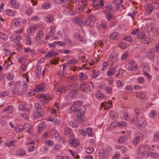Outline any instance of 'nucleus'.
Masks as SVG:
<instances>
[{"label":"nucleus","mask_w":159,"mask_h":159,"mask_svg":"<svg viewBox=\"0 0 159 159\" xmlns=\"http://www.w3.org/2000/svg\"><path fill=\"white\" fill-rule=\"evenodd\" d=\"M77 116L76 120L79 123L83 124L84 121V115H82V116Z\"/></svg>","instance_id":"nucleus-25"},{"label":"nucleus","mask_w":159,"mask_h":159,"mask_svg":"<svg viewBox=\"0 0 159 159\" xmlns=\"http://www.w3.org/2000/svg\"><path fill=\"white\" fill-rule=\"evenodd\" d=\"M99 2H94L93 6L94 7L95 9H98L100 8L99 5Z\"/></svg>","instance_id":"nucleus-62"},{"label":"nucleus","mask_w":159,"mask_h":159,"mask_svg":"<svg viewBox=\"0 0 159 159\" xmlns=\"http://www.w3.org/2000/svg\"><path fill=\"white\" fill-rule=\"evenodd\" d=\"M35 72L36 73L37 77H39L41 73V67L40 65H37L35 67Z\"/></svg>","instance_id":"nucleus-15"},{"label":"nucleus","mask_w":159,"mask_h":159,"mask_svg":"<svg viewBox=\"0 0 159 159\" xmlns=\"http://www.w3.org/2000/svg\"><path fill=\"white\" fill-rule=\"evenodd\" d=\"M137 135L139 138L143 139L147 137V134L146 131L144 130H141L137 132Z\"/></svg>","instance_id":"nucleus-10"},{"label":"nucleus","mask_w":159,"mask_h":159,"mask_svg":"<svg viewBox=\"0 0 159 159\" xmlns=\"http://www.w3.org/2000/svg\"><path fill=\"white\" fill-rule=\"evenodd\" d=\"M0 38L3 40H6L8 38L7 34L5 33H0Z\"/></svg>","instance_id":"nucleus-37"},{"label":"nucleus","mask_w":159,"mask_h":159,"mask_svg":"<svg viewBox=\"0 0 159 159\" xmlns=\"http://www.w3.org/2000/svg\"><path fill=\"white\" fill-rule=\"evenodd\" d=\"M53 19V16L52 14L48 15L45 18V20L47 22H51Z\"/></svg>","instance_id":"nucleus-33"},{"label":"nucleus","mask_w":159,"mask_h":159,"mask_svg":"<svg viewBox=\"0 0 159 159\" xmlns=\"http://www.w3.org/2000/svg\"><path fill=\"white\" fill-rule=\"evenodd\" d=\"M25 39L26 40L27 44L29 45H30L31 44V38L29 35H27L25 36Z\"/></svg>","instance_id":"nucleus-41"},{"label":"nucleus","mask_w":159,"mask_h":159,"mask_svg":"<svg viewBox=\"0 0 159 159\" xmlns=\"http://www.w3.org/2000/svg\"><path fill=\"white\" fill-rule=\"evenodd\" d=\"M11 7L14 9H18L19 7V4L16 1L9 5Z\"/></svg>","instance_id":"nucleus-20"},{"label":"nucleus","mask_w":159,"mask_h":159,"mask_svg":"<svg viewBox=\"0 0 159 159\" xmlns=\"http://www.w3.org/2000/svg\"><path fill=\"white\" fill-rule=\"evenodd\" d=\"M20 88L15 87L12 89V92L13 94H18L20 95H22L23 94V91L22 90H19Z\"/></svg>","instance_id":"nucleus-11"},{"label":"nucleus","mask_w":159,"mask_h":159,"mask_svg":"<svg viewBox=\"0 0 159 159\" xmlns=\"http://www.w3.org/2000/svg\"><path fill=\"white\" fill-rule=\"evenodd\" d=\"M117 53L115 52H111L109 55L110 60L113 61H116L117 60Z\"/></svg>","instance_id":"nucleus-12"},{"label":"nucleus","mask_w":159,"mask_h":159,"mask_svg":"<svg viewBox=\"0 0 159 159\" xmlns=\"http://www.w3.org/2000/svg\"><path fill=\"white\" fill-rule=\"evenodd\" d=\"M95 18V17L94 16L92 15H89L84 20V22L81 23L80 24H83L85 25H88L90 24L92 20H94Z\"/></svg>","instance_id":"nucleus-5"},{"label":"nucleus","mask_w":159,"mask_h":159,"mask_svg":"<svg viewBox=\"0 0 159 159\" xmlns=\"http://www.w3.org/2000/svg\"><path fill=\"white\" fill-rule=\"evenodd\" d=\"M144 29L148 31H150L152 30V27L151 26H149V25H147L144 27Z\"/></svg>","instance_id":"nucleus-60"},{"label":"nucleus","mask_w":159,"mask_h":159,"mask_svg":"<svg viewBox=\"0 0 159 159\" xmlns=\"http://www.w3.org/2000/svg\"><path fill=\"white\" fill-rule=\"evenodd\" d=\"M35 108L37 110V112L34 115V118L36 119L40 117H42L43 114V111L41 108V105L38 103H35L34 104Z\"/></svg>","instance_id":"nucleus-2"},{"label":"nucleus","mask_w":159,"mask_h":159,"mask_svg":"<svg viewBox=\"0 0 159 159\" xmlns=\"http://www.w3.org/2000/svg\"><path fill=\"white\" fill-rule=\"evenodd\" d=\"M127 139V138L126 136H121L118 139L117 141L120 143H122L125 142Z\"/></svg>","instance_id":"nucleus-29"},{"label":"nucleus","mask_w":159,"mask_h":159,"mask_svg":"<svg viewBox=\"0 0 159 159\" xmlns=\"http://www.w3.org/2000/svg\"><path fill=\"white\" fill-rule=\"evenodd\" d=\"M80 89L83 92H86L89 90V85L87 84L83 83L81 84L80 87Z\"/></svg>","instance_id":"nucleus-9"},{"label":"nucleus","mask_w":159,"mask_h":159,"mask_svg":"<svg viewBox=\"0 0 159 159\" xmlns=\"http://www.w3.org/2000/svg\"><path fill=\"white\" fill-rule=\"evenodd\" d=\"M66 88L63 86L59 87L58 89V92L61 93H63L66 91Z\"/></svg>","instance_id":"nucleus-42"},{"label":"nucleus","mask_w":159,"mask_h":159,"mask_svg":"<svg viewBox=\"0 0 159 159\" xmlns=\"http://www.w3.org/2000/svg\"><path fill=\"white\" fill-rule=\"evenodd\" d=\"M56 27L54 26H52L51 27L50 31L49 32V35L50 36L52 37L54 35Z\"/></svg>","instance_id":"nucleus-32"},{"label":"nucleus","mask_w":159,"mask_h":159,"mask_svg":"<svg viewBox=\"0 0 159 159\" xmlns=\"http://www.w3.org/2000/svg\"><path fill=\"white\" fill-rule=\"evenodd\" d=\"M157 112L154 110H152L149 113V116L150 118L153 119L157 116Z\"/></svg>","instance_id":"nucleus-17"},{"label":"nucleus","mask_w":159,"mask_h":159,"mask_svg":"<svg viewBox=\"0 0 159 159\" xmlns=\"http://www.w3.org/2000/svg\"><path fill=\"white\" fill-rule=\"evenodd\" d=\"M116 126L118 127H120V126H126V123L124 121H121L120 122H119L117 123L116 124Z\"/></svg>","instance_id":"nucleus-43"},{"label":"nucleus","mask_w":159,"mask_h":159,"mask_svg":"<svg viewBox=\"0 0 159 159\" xmlns=\"http://www.w3.org/2000/svg\"><path fill=\"white\" fill-rule=\"evenodd\" d=\"M138 36L139 38L143 39L145 36L144 32L142 31H140L138 34Z\"/></svg>","instance_id":"nucleus-35"},{"label":"nucleus","mask_w":159,"mask_h":159,"mask_svg":"<svg viewBox=\"0 0 159 159\" xmlns=\"http://www.w3.org/2000/svg\"><path fill=\"white\" fill-rule=\"evenodd\" d=\"M151 157L152 158H154L155 159H157L159 157V155L157 153L155 152H150V155Z\"/></svg>","instance_id":"nucleus-40"},{"label":"nucleus","mask_w":159,"mask_h":159,"mask_svg":"<svg viewBox=\"0 0 159 159\" xmlns=\"http://www.w3.org/2000/svg\"><path fill=\"white\" fill-rule=\"evenodd\" d=\"M76 106H74L73 105L71 106L69 110V112L70 113H72L75 112V113L76 111Z\"/></svg>","instance_id":"nucleus-39"},{"label":"nucleus","mask_w":159,"mask_h":159,"mask_svg":"<svg viewBox=\"0 0 159 159\" xmlns=\"http://www.w3.org/2000/svg\"><path fill=\"white\" fill-rule=\"evenodd\" d=\"M69 124L73 128H76L78 127V125L77 124L74 123L72 121H70L69 122Z\"/></svg>","instance_id":"nucleus-52"},{"label":"nucleus","mask_w":159,"mask_h":159,"mask_svg":"<svg viewBox=\"0 0 159 159\" xmlns=\"http://www.w3.org/2000/svg\"><path fill=\"white\" fill-rule=\"evenodd\" d=\"M74 0H73V1ZM76 2L80 1L81 2L82 4L81 5V7H82L84 8H85L86 7L87 5V1L86 0H75Z\"/></svg>","instance_id":"nucleus-31"},{"label":"nucleus","mask_w":159,"mask_h":159,"mask_svg":"<svg viewBox=\"0 0 159 159\" xmlns=\"http://www.w3.org/2000/svg\"><path fill=\"white\" fill-rule=\"evenodd\" d=\"M77 62L78 61H76L75 60L73 59L68 61L67 64L69 65L71 64H74L77 63Z\"/></svg>","instance_id":"nucleus-57"},{"label":"nucleus","mask_w":159,"mask_h":159,"mask_svg":"<svg viewBox=\"0 0 159 159\" xmlns=\"http://www.w3.org/2000/svg\"><path fill=\"white\" fill-rule=\"evenodd\" d=\"M153 151V149L150 148L147 145H141L139 148L138 150L139 154H141L142 156L147 155L149 157L150 155V152Z\"/></svg>","instance_id":"nucleus-1"},{"label":"nucleus","mask_w":159,"mask_h":159,"mask_svg":"<svg viewBox=\"0 0 159 159\" xmlns=\"http://www.w3.org/2000/svg\"><path fill=\"white\" fill-rule=\"evenodd\" d=\"M67 10L70 15H72L74 14V13L73 10H72V6H69L67 7Z\"/></svg>","instance_id":"nucleus-49"},{"label":"nucleus","mask_w":159,"mask_h":159,"mask_svg":"<svg viewBox=\"0 0 159 159\" xmlns=\"http://www.w3.org/2000/svg\"><path fill=\"white\" fill-rule=\"evenodd\" d=\"M153 7L152 5L148 4L146 7V10L147 13L148 14H150L152 12Z\"/></svg>","instance_id":"nucleus-28"},{"label":"nucleus","mask_w":159,"mask_h":159,"mask_svg":"<svg viewBox=\"0 0 159 159\" xmlns=\"http://www.w3.org/2000/svg\"><path fill=\"white\" fill-rule=\"evenodd\" d=\"M45 87V84L44 83H42L40 85H38L35 90L37 92H39L43 91Z\"/></svg>","instance_id":"nucleus-14"},{"label":"nucleus","mask_w":159,"mask_h":159,"mask_svg":"<svg viewBox=\"0 0 159 159\" xmlns=\"http://www.w3.org/2000/svg\"><path fill=\"white\" fill-rule=\"evenodd\" d=\"M75 37L79 40L82 41V38L80 36V34L78 33H76L74 34Z\"/></svg>","instance_id":"nucleus-46"},{"label":"nucleus","mask_w":159,"mask_h":159,"mask_svg":"<svg viewBox=\"0 0 159 159\" xmlns=\"http://www.w3.org/2000/svg\"><path fill=\"white\" fill-rule=\"evenodd\" d=\"M73 88H74L75 89H77V87L76 85H72V84H70L69 85H68L66 86V89H67L68 90H70L71 89Z\"/></svg>","instance_id":"nucleus-55"},{"label":"nucleus","mask_w":159,"mask_h":159,"mask_svg":"<svg viewBox=\"0 0 159 159\" xmlns=\"http://www.w3.org/2000/svg\"><path fill=\"white\" fill-rule=\"evenodd\" d=\"M123 39L130 42H132V38L130 36H126Z\"/></svg>","instance_id":"nucleus-63"},{"label":"nucleus","mask_w":159,"mask_h":159,"mask_svg":"<svg viewBox=\"0 0 159 159\" xmlns=\"http://www.w3.org/2000/svg\"><path fill=\"white\" fill-rule=\"evenodd\" d=\"M15 143V140H13L9 142H7L5 143V146H8V147H11L13 143Z\"/></svg>","instance_id":"nucleus-51"},{"label":"nucleus","mask_w":159,"mask_h":159,"mask_svg":"<svg viewBox=\"0 0 159 159\" xmlns=\"http://www.w3.org/2000/svg\"><path fill=\"white\" fill-rule=\"evenodd\" d=\"M13 111V107L11 105L7 107L3 110L4 112L8 111L9 113H12Z\"/></svg>","instance_id":"nucleus-26"},{"label":"nucleus","mask_w":159,"mask_h":159,"mask_svg":"<svg viewBox=\"0 0 159 159\" xmlns=\"http://www.w3.org/2000/svg\"><path fill=\"white\" fill-rule=\"evenodd\" d=\"M14 77V76L11 73H9L7 75V78L8 80H11L13 79Z\"/></svg>","instance_id":"nucleus-47"},{"label":"nucleus","mask_w":159,"mask_h":159,"mask_svg":"<svg viewBox=\"0 0 159 159\" xmlns=\"http://www.w3.org/2000/svg\"><path fill=\"white\" fill-rule=\"evenodd\" d=\"M71 129L70 128L66 127L65 128L64 130L65 135H67L69 134H71Z\"/></svg>","instance_id":"nucleus-34"},{"label":"nucleus","mask_w":159,"mask_h":159,"mask_svg":"<svg viewBox=\"0 0 159 159\" xmlns=\"http://www.w3.org/2000/svg\"><path fill=\"white\" fill-rule=\"evenodd\" d=\"M86 111L85 107L83 105H79L77 106L75 114L76 116L84 115Z\"/></svg>","instance_id":"nucleus-4"},{"label":"nucleus","mask_w":159,"mask_h":159,"mask_svg":"<svg viewBox=\"0 0 159 159\" xmlns=\"http://www.w3.org/2000/svg\"><path fill=\"white\" fill-rule=\"evenodd\" d=\"M137 121V124L139 126L142 127L144 126L146 124V122L145 121V119L142 116H141L138 119L137 117H134L131 120L132 123L134 122Z\"/></svg>","instance_id":"nucleus-3"},{"label":"nucleus","mask_w":159,"mask_h":159,"mask_svg":"<svg viewBox=\"0 0 159 159\" xmlns=\"http://www.w3.org/2000/svg\"><path fill=\"white\" fill-rule=\"evenodd\" d=\"M16 39L17 41L16 44L17 45H19L20 41L21 39V37L20 35H18L16 37Z\"/></svg>","instance_id":"nucleus-64"},{"label":"nucleus","mask_w":159,"mask_h":159,"mask_svg":"<svg viewBox=\"0 0 159 159\" xmlns=\"http://www.w3.org/2000/svg\"><path fill=\"white\" fill-rule=\"evenodd\" d=\"M129 56V53L127 52H125L121 56V59L122 60H124L126 59Z\"/></svg>","instance_id":"nucleus-38"},{"label":"nucleus","mask_w":159,"mask_h":159,"mask_svg":"<svg viewBox=\"0 0 159 159\" xmlns=\"http://www.w3.org/2000/svg\"><path fill=\"white\" fill-rule=\"evenodd\" d=\"M105 16L106 19L108 20H113L114 19V15L109 12L106 13Z\"/></svg>","instance_id":"nucleus-27"},{"label":"nucleus","mask_w":159,"mask_h":159,"mask_svg":"<svg viewBox=\"0 0 159 159\" xmlns=\"http://www.w3.org/2000/svg\"><path fill=\"white\" fill-rule=\"evenodd\" d=\"M134 95L137 98L143 100L145 98V95L141 92H136L134 93Z\"/></svg>","instance_id":"nucleus-13"},{"label":"nucleus","mask_w":159,"mask_h":159,"mask_svg":"<svg viewBox=\"0 0 159 159\" xmlns=\"http://www.w3.org/2000/svg\"><path fill=\"white\" fill-rule=\"evenodd\" d=\"M116 71V68H112L108 70L107 72V75L108 76H111L115 74Z\"/></svg>","instance_id":"nucleus-19"},{"label":"nucleus","mask_w":159,"mask_h":159,"mask_svg":"<svg viewBox=\"0 0 159 159\" xmlns=\"http://www.w3.org/2000/svg\"><path fill=\"white\" fill-rule=\"evenodd\" d=\"M86 152L88 153H91L94 151V148L92 147H89L86 148Z\"/></svg>","instance_id":"nucleus-48"},{"label":"nucleus","mask_w":159,"mask_h":159,"mask_svg":"<svg viewBox=\"0 0 159 159\" xmlns=\"http://www.w3.org/2000/svg\"><path fill=\"white\" fill-rule=\"evenodd\" d=\"M154 139L155 140H159V132H156L154 134Z\"/></svg>","instance_id":"nucleus-50"},{"label":"nucleus","mask_w":159,"mask_h":159,"mask_svg":"<svg viewBox=\"0 0 159 159\" xmlns=\"http://www.w3.org/2000/svg\"><path fill=\"white\" fill-rule=\"evenodd\" d=\"M139 138L138 136L135 137L133 140V142L134 145L136 144L139 141Z\"/></svg>","instance_id":"nucleus-58"},{"label":"nucleus","mask_w":159,"mask_h":159,"mask_svg":"<svg viewBox=\"0 0 159 159\" xmlns=\"http://www.w3.org/2000/svg\"><path fill=\"white\" fill-rule=\"evenodd\" d=\"M93 78H95L98 76V75L99 74V72L94 70L93 71Z\"/></svg>","instance_id":"nucleus-53"},{"label":"nucleus","mask_w":159,"mask_h":159,"mask_svg":"<svg viewBox=\"0 0 159 159\" xmlns=\"http://www.w3.org/2000/svg\"><path fill=\"white\" fill-rule=\"evenodd\" d=\"M116 8L118 11H121L122 9H124L123 6L121 5V4H116Z\"/></svg>","instance_id":"nucleus-45"},{"label":"nucleus","mask_w":159,"mask_h":159,"mask_svg":"<svg viewBox=\"0 0 159 159\" xmlns=\"http://www.w3.org/2000/svg\"><path fill=\"white\" fill-rule=\"evenodd\" d=\"M50 4L49 3H46L43 4L42 6V7L43 9H48L50 7Z\"/></svg>","instance_id":"nucleus-54"},{"label":"nucleus","mask_w":159,"mask_h":159,"mask_svg":"<svg viewBox=\"0 0 159 159\" xmlns=\"http://www.w3.org/2000/svg\"><path fill=\"white\" fill-rule=\"evenodd\" d=\"M155 51L153 49H151L149 51L147 52L146 56L149 59L153 60L155 56Z\"/></svg>","instance_id":"nucleus-8"},{"label":"nucleus","mask_w":159,"mask_h":159,"mask_svg":"<svg viewBox=\"0 0 159 159\" xmlns=\"http://www.w3.org/2000/svg\"><path fill=\"white\" fill-rule=\"evenodd\" d=\"M106 9L108 12H111L112 11V7L111 6L107 5L106 7Z\"/></svg>","instance_id":"nucleus-61"},{"label":"nucleus","mask_w":159,"mask_h":159,"mask_svg":"<svg viewBox=\"0 0 159 159\" xmlns=\"http://www.w3.org/2000/svg\"><path fill=\"white\" fill-rule=\"evenodd\" d=\"M98 154L100 157L105 158L107 157V153L106 151L104 149H100L98 151Z\"/></svg>","instance_id":"nucleus-7"},{"label":"nucleus","mask_w":159,"mask_h":159,"mask_svg":"<svg viewBox=\"0 0 159 159\" xmlns=\"http://www.w3.org/2000/svg\"><path fill=\"white\" fill-rule=\"evenodd\" d=\"M101 106L102 107L104 106L106 108H110L112 107V104L108 102H103L101 103Z\"/></svg>","instance_id":"nucleus-30"},{"label":"nucleus","mask_w":159,"mask_h":159,"mask_svg":"<svg viewBox=\"0 0 159 159\" xmlns=\"http://www.w3.org/2000/svg\"><path fill=\"white\" fill-rule=\"evenodd\" d=\"M109 36L111 39L115 40H117L120 37L119 35L116 32L111 34Z\"/></svg>","instance_id":"nucleus-16"},{"label":"nucleus","mask_w":159,"mask_h":159,"mask_svg":"<svg viewBox=\"0 0 159 159\" xmlns=\"http://www.w3.org/2000/svg\"><path fill=\"white\" fill-rule=\"evenodd\" d=\"M17 155L18 156H23L25 154L26 152L22 149H18L16 152Z\"/></svg>","instance_id":"nucleus-18"},{"label":"nucleus","mask_w":159,"mask_h":159,"mask_svg":"<svg viewBox=\"0 0 159 159\" xmlns=\"http://www.w3.org/2000/svg\"><path fill=\"white\" fill-rule=\"evenodd\" d=\"M21 21L20 19L17 18L14 19L12 22V24L15 26H17L20 25Z\"/></svg>","instance_id":"nucleus-24"},{"label":"nucleus","mask_w":159,"mask_h":159,"mask_svg":"<svg viewBox=\"0 0 159 159\" xmlns=\"http://www.w3.org/2000/svg\"><path fill=\"white\" fill-rule=\"evenodd\" d=\"M82 103V102L81 101H76L74 102L73 105L74 106H76V108H77V106H79V105H81Z\"/></svg>","instance_id":"nucleus-56"},{"label":"nucleus","mask_w":159,"mask_h":159,"mask_svg":"<svg viewBox=\"0 0 159 159\" xmlns=\"http://www.w3.org/2000/svg\"><path fill=\"white\" fill-rule=\"evenodd\" d=\"M86 131L88 134V135L89 136H92L93 134L92 130L91 128L89 127L87 128L86 129Z\"/></svg>","instance_id":"nucleus-44"},{"label":"nucleus","mask_w":159,"mask_h":159,"mask_svg":"<svg viewBox=\"0 0 159 159\" xmlns=\"http://www.w3.org/2000/svg\"><path fill=\"white\" fill-rule=\"evenodd\" d=\"M137 81L139 83L142 84L144 82V80L143 77H140L137 79Z\"/></svg>","instance_id":"nucleus-59"},{"label":"nucleus","mask_w":159,"mask_h":159,"mask_svg":"<svg viewBox=\"0 0 159 159\" xmlns=\"http://www.w3.org/2000/svg\"><path fill=\"white\" fill-rule=\"evenodd\" d=\"M36 26L35 25H33L31 27H30V28L27 29V31L28 32L30 33H32L36 30Z\"/></svg>","instance_id":"nucleus-36"},{"label":"nucleus","mask_w":159,"mask_h":159,"mask_svg":"<svg viewBox=\"0 0 159 159\" xmlns=\"http://www.w3.org/2000/svg\"><path fill=\"white\" fill-rule=\"evenodd\" d=\"M69 142L70 145L74 148L78 146L80 143L79 141L75 139L70 140Z\"/></svg>","instance_id":"nucleus-6"},{"label":"nucleus","mask_w":159,"mask_h":159,"mask_svg":"<svg viewBox=\"0 0 159 159\" xmlns=\"http://www.w3.org/2000/svg\"><path fill=\"white\" fill-rule=\"evenodd\" d=\"M77 92L75 90H72L69 92L68 95L71 98H74L77 96Z\"/></svg>","instance_id":"nucleus-22"},{"label":"nucleus","mask_w":159,"mask_h":159,"mask_svg":"<svg viewBox=\"0 0 159 159\" xmlns=\"http://www.w3.org/2000/svg\"><path fill=\"white\" fill-rule=\"evenodd\" d=\"M44 34L43 31H39L36 36V41H37L43 37Z\"/></svg>","instance_id":"nucleus-23"},{"label":"nucleus","mask_w":159,"mask_h":159,"mask_svg":"<svg viewBox=\"0 0 159 159\" xmlns=\"http://www.w3.org/2000/svg\"><path fill=\"white\" fill-rule=\"evenodd\" d=\"M6 12L9 16H13L16 15V11L15 10H12L8 9L6 10Z\"/></svg>","instance_id":"nucleus-21"}]
</instances>
